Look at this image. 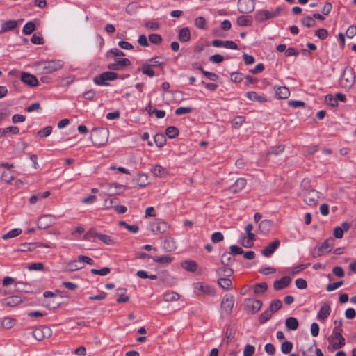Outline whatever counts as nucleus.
<instances>
[{
  "label": "nucleus",
  "mask_w": 356,
  "mask_h": 356,
  "mask_svg": "<svg viewBox=\"0 0 356 356\" xmlns=\"http://www.w3.org/2000/svg\"><path fill=\"white\" fill-rule=\"evenodd\" d=\"M109 131L105 128H94L90 133V140L95 146L104 145L108 140Z\"/></svg>",
  "instance_id": "1"
},
{
  "label": "nucleus",
  "mask_w": 356,
  "mask_h": 356,
  "mask_svg": "<svg viewBox=\"0 0 356 356\" xmlns=\"http://www.w3.org/2000/svg\"><path fill=\"white\" fill-rule=\"evenodd\" d=\"M355 82V74L353 69L347 66L341 75L339 84L344 89H350Z\"/></svg>",
  "instance_id": "2"
},
{
  "label": "nucleus",
  "mask_w": 356,
  "mask_h": 356,
  "mask_svg": "<svg viewBox=\"0 0 356 356\" xmlns=\"http://www.w3.org/2000/svg\"><path fill=\"white\" fill-rule=\"evenodd\" d=\"M307 183L308 181L303 180L301 184L303 189L306 191L303 194L304 201L308 205H314L319 199V193L314 189L308 190L306 186Z\"/></svg>",
  "instance_id": "3"
},
{
  "label": "nucleus",
  "mask_w": 356,
  "mask_h": 356,
  "mask_svg": "<svg viewBox=\"0 0 356 356\" xmlns=\"http://www.w3.org/2000/svg\"><path fill=\"white\" fill-rule=\"evenodd\" d=\"M282 10L281 7H277L274 11H268L266 10H258L255 14V19L261 22L278 16Z\"/></svg>",
  "instance_id": "4"
},
{
  "label": "nucleus",
  "mask_w": 356,
  "mask_h": 356,
  "mask_svg": "<svg viewBox=\"0 0 356 356\" xmlns=\"http://www.w3.org/2000/svg\"><path fill=\"white\" fill-rule=\"evenodd\" d=\"M118 78V74L111 71L104 72L94 78L93 81L99 86H108L106 81H113Z\"/></svg>",
  "instance_id": "5"
},
{
  "label": "nucleus",
  "mask_w": 356,
  "mask_h": 356,
  "mask_svg": "<svg viewBox=\"0 0 356 356\" xmlns=\"http://www.w3.org/2000/svg\"><path fill=\"white\" fill-rule=\"evenodd\" d=\"M234 305V298L231 295L225 296L220 305L222 315H230L232 312Z\"/></svg>",
  "instance_id": "6"
},
{
  "label": "nucleus",
  "mask_w": 356,
  "mask_h": 356,
  "mask_svg": "<svg viewBox=\"0 0 356 356\" xmlns=\"http://www.w3.org/2000/svg\"><path fill=\"white\" fill-rule=\"evenodd\" d=\"M43 64V73L50 74L53 73L63 66V63L60 60H49L42 62Z\"/></svg>",
  "instance_id": "7"
},
{
  "label": "nucleus",
  "mask_w": 356,
  "mask_h": 356,
  "mask_svg": "<svg viewBox=\"0 0 356 356\" xmlns=\"http://www.w3.org/2000/svg\"><path fill=\"white\" fill-rule=\"evenodd\" d=\"M334 246V239L332 237H330L326 239L318 248L317 254H312L313 257L315 258L316 257H320L323 255L324 253H329L332 250Z\"/></svg>",
  "instance_id": "8"
},
{
  "label": "nucleus",
  "mask_w": 356,
  "mask_h": 356,
  "mask_svg": "<svg viewBox=\"0 0 356 356\" xmlns=\"http://www.w3.org/2000/svg\"><path fill=\"white\" fill-rule=\"evenodd\" d=\"M262 307V302L259 300L247 299L245 300V310L248 314H255L259 312Z\"/></svg>",
  "instance_id": "9"
},
{
  "label": "nucleus",
  "mask_w": 356,
  "mask_h": 356,
  "mask_svg": "<svg viewBox=\"0 0 356 356\" xmlns=\"http://www.w3.org/2000/svg\"><path fill=\"white\" fill-rule=\"evenodd\" d=\"M32 333L36 340L42 341L44 338L50 337L52 331L48 326H42L40 327L35 328Z\"/></svg>",
  "instance_id": "10"
},
{
  "label": "nucleus",
  "mask_w": 356,
  "mask_h": 356,
  "mask_svg": "<svg viewBox=\"0 0 356 356\" xmlns=\"http://www.w3.org/2000/svg\"><path fill=\"white\" fill-rule=\"evenodd\" d=\"M341 332L342 329L338 327H334L332 330V337L339 341L338 343H334L332 344V348L334 350L340 349L345 346V339L343 337Z\"/></svg>",
  "instance_id": "11"
},
{
  "label": "nucleus",
  "mask_w": 356,
  "mask_h": 356,
  "mask_svg": "<svg viewBox=\"0 0 356 356\" xmlns=\"http://www.w3.org/2000/svg\"><path fill=\"white\" fill-rule=\"evenodd\" d=\"M169 225L164 221H154L149 226V229L154 234H162L167 231Z\"/></svg>",
  "instance_id": "12"
},
{
  "label": "nucleus",
  "mask_w": 356,
  "mask_h": 356,
  "mask_svg": "<svg viewBox=\"0 0 356 356\" xmlns=\"http://www.w3.org/2000/svg\"><path fill=\"white\" fill-rule=\"evenodd\" d=\"M195 292L199 295L213 296L215 294L214 289L208 284L198 282L195 284Z\"/></svg>",
  "instance_id": "13"
},
{
  "label": "nucleus",
  "mask_w": 356,
  "mask_h": 356,
  "mask_svg": "<svg viewBox=\"0 0 356 356\" xmlns=\"http://www.w3.org/2000/svg\"><path fill=\"white\" fill-rule=\"evenodd\" d=\"M238 8L241 13H250L254 9V0H238Z\"/></svg>",
  "instance_id": "14"
},
{
  "label": "nucleus",
  "mask_w": 356,
  "mask_h": 356,
  "mask_svg": "<svg viewBox=\"0 0 356 356\" xmlns=\"http://www.w3.org/2000/svg\"><path fill=\"white\" fill-rule=\"evenodd\" d=\"M38 247L51 248L48 244L40 243H24L19 245L17 251L19 252H32Z\"/></svg>",
  "instance_id": "15"
},
{
  "label": "nucleus",
  "mask_w": 356,
  "mask_h": 356,
  "mask_svg": "<svg viewBox=\"0 0 356 356\" xmlns=\"http://www.w3.org/2000/svg\"><path fill=\"white\" fill-rule=\"evenodd\" d=\"M55 217L52 215H43L38 220V227L39 229H47L54 224Z\"/></svg>",
  "instance_id": "16"
},
{
  "label": "nucleus",
  "mask_w": 356,
  "mask_h": 356,
  "mask_svg": "<svg viewBox=\"0 0 356 356\" xmlns=\"http://www.w3.org/2000/svg\"><path fill=\"white\" fill-rule=\"evenodd\" d=\"M280 244V241L278 239H275L272 243L268 244L261 250V254L266 257H270L277 249Z\"/></svg>",
  "instance_id": "17"
},
{
  "label": "nucleus",
  "mask_w": 356,
  "mask_h": 356,
  "mask_svg": "<svg viewBox=\"0 0 356 356\" xmlns=\"http://www.w3.org/2000/svg\"><path fill=\"white\" fill-rule=\"evenodd\" d=\"M21 80L26 85L31 87L37 86L38 85V81L36 76L28 72H22Z\"/></svg>",
  "instance_id": "18"
},
{
  "label": "nucleus",
  "mask_w": 356,
  "mask_h": 356,
  "mask_svg": "<svg viewBox=\"0 0 356 356\" xmlns=\"http://www.w3.org/2000/svg\"><path fill=\"white\" fill-rule=\"evenodd\" d=\"M350 227H351V225H350V224L349 222H343L341 224V226L336 227L334 229L333 236L336 238H343V233L345 232H348L350 229Z\"/></svg>",
  "instance_id": "19"
},
{
  "label": "nucleus",
  "mask_w": 356,
  "mask_h": 356,
  "mask_svg": "<svg viewBox=\"0 0 356 356\" xmlns=\"http://www.w3.org/2000/svg\"><path fill=\"white\" fill-rule=\"evenodd\" d=\"M131 62L128 58H122L115 63H111L108 65V69L110 70L118 71L123 70L125 67L129 66Z\"/></svg>",
  "instance_id": "20"
},
{
  "label": "nucleus",
  "mask_w": 356,
  "mask_h": 356,
  "mask_svg": "<svg viewBox=\"0 0 356 356\" xmlns=\"http://www.w3.org/2000/svg\"><path fill=\"white\" fill-rule=\"evenodd\" d=\"M331 312L330 305L328 302H325L321 305V307L318 312L317 317L320 321H323L327 318Z\"/></svg>",
  "instance_id": "21"
},
{
  "label": "nucleus",
  "mask_w": 356,
  "mask_h": 356,
  "mask_svg": "<svg viewBox=\"0 0 356 356\" xmlns=\"http://www.w3.org/2000/svg\"><path fill=\"white\" fill-rule=\"evenodd\" d=\"M291 282V279L289 276L282 277L278 280H275L273 283V288L275 291L282 290L287 287Z\"/></svg>",
  "instance_id": "22"
},
{
  "label": "nucleus",
  "mask_w": 356,
  "mask_h": 356,
  "mask_svg": "<svg viewBox=\"0 0 356 356\" xmlns=\"http://www.w3.org/2000/svg\"><path fill=\"white\" fill-rule=\"evenodd\" d=\"M22 302V298L18 296H12L1 300V304L8 307H15Z\"/></svg>",
  "instance_id": "23"
},
{
  "label": "nucleus",
  "mask_w": 356,
  "mask_h": 356,
  "mask_svg": "<svg viewBox=\"0 0 356 356\" xmlns=\"http://www.w3.org/2000/svg\"><path fill=\"white\" fill-rule=\"evenodd\" d=\"M17 25H18V23L16 20L11 19V20L4 22L1 24V29L0 30V34L3 33L4 32L14 30L17 26Z\"/></svg>",
  "instance_id": "24"
},
{
  "label": "nucleus",
  "mask_w": 356,
  "mask_h": 356,
  "mask_svg": "<svg viewBox=\"0 0 356 356\" xmlns=\"http://www.w3.org/2000/svg\"><path fill=\"white\" fill-rule=\"evenodd\" d=\"M84 267V264H82L81 261L79 259V256L78 257L77 260L71 261L68 262L66 265V270L68 271H75L77 270L82 269Z\"/></svg>",
  "instance_id": "25"
},
{
  "label": "nucleus",
  "mask_w": 356,
  "mask_h": 356,
  "mask_svg": "<svg viewBox=\"0 0 356 356\" xmlns=\"http://www.w3.org/2000/svg\"><path fill=\"white\" fill-rule=\"evenodd\" d=\"M246 185V180L244 178H238L235 183L230 186L229 191L236 193L241 191Z\"/></svg>",
  "instance_id": "26"
},
{
  "label": "nucleus",
  "mask_w": 356,
  "mask_h": 356,
  "mask_svg": "<svg viewBox=\"0 0 356 356\" xmlns=\"http://www.w3.org/2000/svg\"><path fill=\"white\" fill-rule=\"evenodd\" d=\"M191 31L189 28L184 27L181 29L178 33V38L180 42H186L191 40Z\"/></svg>",
  "instance_id": "27"
},
{
  "label": "nucleus",
  "mask_w": 356,
  "mask_h": 356,
  "mask_svg": "<svg viewBox=\"0 0 356 356\" xmlns=\"http://www.w3.org/2000/svg\"><path fill=\"white\" fill-rule=\"evenodd\" d=\"M273 225V222L270 220H264L260 222L259 225V232L263 234H267Z\"/></svg>",
  "instance_id": "28"
},
{
  "label": "nucleus",
  "mask_w": 356,
  "mask_h": 356,
  "mask_svg": "<svg viewBox=\"0 0 356 356\" xmlns=\"http://www.w3.org/2000/svg\"><path fill=\"white\" fill-rule=\"evenodd\" d=\"M181 266L188 272H195L198 268V264L193 260H186L181 263Z\"/></svg>",
  "instance_id": "29"
},
{
  "label": "nucleus",
  "mask_w": 356,
  "mask_h": 356,
  "mask_svg": "<svg viewBox=\"0 0 356 356\" xmlns=\"http://www.w3.org/2000/svg\"><path fill=\"white\" fill-rule=\"evenodd\" d=\"M216 273L220 277H229L234 273V270L231 268H227V266H223L217 269Z\"/></svg>",
  "instance_id": "30"
},
{
  "label": "nucleus",
  "mask_w": 356,
  "mask_h": 356,
  "mask_svg": "<svg viewBox=\"0 0 356 356\" xmlns=\"http://www.w3.org/2000/svg\"><path fill=\"white\" fill-rule=\"evenodd\" d=\"M275 95L278 99H287L290 95V91L286 86H279L275 90Z\"/></svg>",
  "instance_id": "31"
},
{
  "label": "nucleus",
  "mask_w": 356,
  "mask_h": 356,
  "mask_svg": "<svg viewBox=\"0 0 356 356\" xmlns=\"http://www.w3.org/2000/svg\"><path fill=\"white\" fill-rule=\"evenodd\" d=\"M19 132V129L16 126H10L6 129L0 128V138L6 137L8 134H11L13 135L18 134Z\"/></svg>",
  "instance_id": "32"
},
{
  "label": "nucleus",
  "mask_w": 356,
  "mask_h": 356,
  "mask_svg": "<svg viewBox=\"0 0 356 356\" xmlns=\"http://www.w3.org/2000/svg\"><path fill=\"white\" fill-rule=\"evenodd\" d=\"M246 97L252 101H256L260 103H264L267 101L265 96L259 95L256 92L250 91L246 93Z\"/></svg>",
  "instance_id": "33"
},
{
  "label": "nucleus",
  "mask_w": 356,
  "mask_h": 356,
  "mask_svg": "<svg viewBox=\"0 0 356 356\" xmlns=\"http://www.w3.org/2000/svg\"><path fill=\"white\" fill-rule=\"evenodd\" d=\"M220 261L223 266H229L234 261V255L230 252H225L222 254Z\"/></svg>",
  "instance_id": "34"
},
{
  "label": "nucleus",
  "mask_w": 356,
  "mask_h": 356,
  "mask_svg": "<svg viewBox=\"0 0 356 356\" xmlns=\"http://www.w3.org/2000/svg\"><path fill=\"white\" fill-rule=\"evenodd\" d=\"M163 248L168 252L174 251L176 249V244L174 238L167 236L163 242Z\"/></svg>",
  "instance_id": "35"
},
{
  "label": "nucleus",
  "mask_w": 356,
  "mask_h": 356,
  "mask_svg": "<svg viewBox=\"0 0 356 356\" xmlns=\"http://www.w3.org/2000/svg\"><path fill=\"white\" fill-rule=\"evenodd\" d=\"M285 325L287 329L290 330H296L299 326V323L295 317H289L286 319Z\"/></svg>",
  "instance_id": "36"
},
{
  "label": "nucleus",
  "mask_w": 356,
  "mask_h": 356,
  "mask_svg": "<svg viewBox=\"0 0 356 356\" xmlns=\"http://www.w3.org/2000/svg\"><path fill=\"white\" fill-rule=\"evenodd\" d=\"M151 67V65L145 63L142 65L141 67L138 68L137 71L142 72L143 74H145L149 77H153L155 75V73Z\"/></svg>",
  "instance_id": "37"
},
{
  "label": "nucleus",
  "mask_w": 356,
  "mask_h": 356,
  "mask_svg": "<svg viewBox=\"0 0 356 356\" xmlns=\"http://www.w3.org/2000/svg\"><path fill=\"white\" fill-rule=\"evenodd\" d=\"M180 298V295L174 291H168L164 293L163 300L165 302H172L178 300Z\"/></svg>",
  "instance_id": "38"
},
{
  "label": "nucleus",
  "mask_w": 356,
  "mask_h": 356,
  "mask_svg": "<svg viewBox=\"0 0 356 356\" xmlns=\"http://www.w3.org/2000/svg\"><path fill=\"white\" fill-rule=\"evenodd\" d=\"M284 149L285 146L282 144L272 147L267 152L266 157H268L271 154L275 156L280 155L284 151Z\"/></svg>",
  "instance_id": "39"
},
{
  "label": "nucleus",
  "mask_w": 356,
  "mask_h": 356,
  "mask_svg": "<svg viewBox=\"0 0 356 356\" xmlns=\"http://www.w3.org/2000/svg\"><path fill=\"white\" fill-rule=\"evenodd\" d=\"M118 294L119 297L117 299V302L122 303L127 302L129 300V297L125 295L126 289L124 288H118L117 289Z\"/></svg>",
  "instance_id": "40"
},
{
  "label": "nucleus",
  "mask_w": 356,
  "mask_h": 356,
  "mask_svg": "<svg viewBox=\"0 0 356 356\" xmlns=\"http://www.w3.org/2000/svg\"><path fill=\"white\" fill-rule=\"evenodd\" d=\"M218 284L225 290H229L232 287V282L229 277H220L218 280Z\"/></svg>",
  "instance_id": "41"
},
{
  "label": "nucleus",
  "mask_w": 356,
  "mask_h": 356,
  "mask_svg": "<svg viewBox=\"0 0 356 356\" xmlns=\"http://www.w3.org/2000/svg\"><path fill=\"white\" fill-rule=\"evenodd\" d=\"M236 23L240 26H250L252 19L250 16L241 15L237 18Z\"/></svg>",
  "instance_id": "42"
},
{
  "label": "nucleus",
  "mask_w": 356,
  "mask_h": 356,
  "mask_svg": "<svg viewBox=\"0 0 356 356\" xmlns=\"http://www.w3.org/2000/svg\"><path fill=\"white\" fill-rule=\"evenodd\" d=\"M98 239L106 245H113L115 243V240L112 236L104 234L99 233Z\"/></svg>",
  "instance_id": "43"
},
{
  "label": "nucleus",
  "mask_w": 356,
  "mask_h": 356,
  "mask_svg": "<svg viewBox=\"0 0 356 356\" xmlns=\"http://www.w3.org/2000/svg\"><path fill=\"white\" fill-rule=\"evenodd\" d=\"M15 288L17 291L27 293L29 291L30 286L26 282H17L15 283Z\"/></svg>",
  "instance_id": "44"
},
{
  "label": "nucleus",
  "mask_w": 356,
  "mask_h": 356,
  "mask_svg": "<svg viewBox=\"0 0 356 356\" xmlns=\"http://www.w3.org/2000/svg\"><path fill=\"white\" fill-rule=\"evenodd\" d=\"M36 29L35 24L34 22L29 21L25 24L23 27L22 32L25 35L31 34Z\"/></svg>",
  "instance_id": "45"
},
{
  "label": "nucleus",
  "mask_w": 356,
  "mask_h": 356,
  "mask_svg": "<svg viewBox=\"0 0 356 356\" xmlns=\"http://www.w3.org/2000/svg\"><path fill=\"white\" fill-rule=\"evenodd\" d=\"M22 230L19 228H15L10 231H9L8 233L3 234L2 236V238L4 240H7L9 238H15L17 236H19L22 233Z\"/></svg>",
  "instance_id": "46"
},
{
  "label": "nucleus",
  "mask_w": 356,
  "mask_h": 356,
  "mask_svg": "<svg viewBox=\"0 0 356 356\" xmlns=\"http://www.w3.org/2000/svg\"><path fill=\"white\" fill-rule=\"evenodd\" d=\"M179 133V129L175 126H170L165 129V135L170 138H176Z\"/></svg>",
  "instance_id": "47"
},
{
  "label": "nucleus",
  "mask_w": 356,
  "mask_h": 356,
  "mask_svg": "<svg viewBox=\"0 0 356 356\" xmlns=\"http://www.w3.org/2000/svg\"><path fill=\"white\" fill-rule=\"evenodd\" d=\"M273 312L269 309H267L264 312H262L259 316V321L260 323H265L267 322L272 316Z\"/></svg>",
  "instance_id": "48"
},
{
  "label": "nucleus",
  "mask_w": 356,
  "mask_h": 356,
  "mask_svg": "<svg viewBox=\"0 0 356 356\" xmlns=\"http://www.w3.org/2000/svg\"><path fill=\"white\" fill-rule=\"evenodd\" d=\"M154 143L159 147H162L166 143L165 136L162 134H156L154 137Z\"/></svg>",
  "instance_id": "49"
},
{
  "label": "nucleus",
  "mask_w": 356,
  "mask_h": 356,
  "mask_svg": "<svg viewBox=\"0 0 356 356\" xmlns=\"http://www.w3.org/2000/svg\"><path fill=\"white\" fill-rule=\"evenodd\" d=\"M99 233L96 232L95 229H90L84 234L83 240L85 241H92L94 238H98V236Z\"/></svg>",
  "instance_id": "50"
},
{
  "label": "nucleus",
  "mask_w": 356,
  "mask_h": 356,
  "mask_svg": "<svg viewBox=\"0 0 356 356\" xmlns=\"http://www.w3.org/2000/svg\"><path fill=\"white\" fill-rule=\"evenodd\" d=\"M119 226L125 227L129 232L131 233H137L139 230V227L137 225H130L125 221H120L118 222Z\"/></svg>",
  "instance_id": "51"
},
{
  "label": "nucleus",
  "mask_w": 356,
  "mask_h": 356,
  "mask_svg": "<svg viewBox=\"0 0 356 356\" xmlns=\"http://www.w3.org/2000/svg\"><path fill=\"white\" fill-rule=\"evenodd\" d=\"M268 289V284L266 282L256 284L254 289V293L256 295L264 293Z\"/></svg>",
  "instance_id": "52"
},
{
  "label": "nucleus",
  "mask_w": 356,
  "mask_h": 356,
  "mask_svg": "<svg viewBox=\"0 0 356 356\" xmlns=\"http://www.w3.org/2000/svg\"><path fill=\"white\" fill-rule=\"evenodd\" d=\"M31 41L34 44H43L44 43V38L40 33H35L33 35Z\"/></svg>",
  "instance_id": "53"
},
{
  "label": "nucleus",
  "mask_w": 356,
  "mask_h": 356,
  "mask_svg": "<svg viewBox=\"0 0 356 356\" xmlns=\"http://www.w3.org/2000/svg\"><path fill=\"white\" fill-rule=\"evenodd\" d=\"M282 306V302L279 299H274L272 300L270 307L268 308L273 313L276 312L281 309Z\"/></svg>",
  "instance_id": "54"
},
{
  "label": "nucleus",
  "mask_w": 356,
  "mask_h": 356,
  "mask_svg": "<svg viewBox=\"0 0 356 356\" xmlns=\"http://www.w3.org/2000/svg\"><path fill=\"white\" fill-rule=\"evenodd\" d=\"M15 322V319L10 317H6L2 321L1 325L5 329H10L14 326Z\"/></svg>",
  "instance_id": "55"
},
{
  "label": "nucleus",
  "mask_w": 356,
  "mask_h": 356,
  "mask_svg": "<svg viewBox=\"0 0 356 356\" xmlns=\"http://www.w3.org/2000/svg\"><path fill=\"white\" fill-rule=\"evenodd\" d=\"M152 259L159 264H170L172 261V258L169 256L152 257Z\"/></svg>",
  "instance_id": "56"
},
{
  "label": "nucleus",
  "mask_w": 356,
  "mask_h": 356,
  "mask_svg": "<svg viewBox=\"0 0 356 356\" xmlns=\"http://www.w3.org/2000/svg\"><path fill=\"white\" fill-rule=\"evenodd\" d=\"M53 127L51 126H47L44 129L39 130L37 133V135L40 137H47L52 132Z\"/></svg>",
  "instance_id": "57"
},
{
  "label": "nucleus",
  "mask_w": 356,
  "mask_h": 356,
  "mask_svg": "<svg viewBox=\"0 0 356 356\" xmlns=\"http://www.w3.org/2000/svg\"><path fill=\"white\" fill-rule=\"evenodd\" d=\"M293 348V343L291 341H286L281 345V351L284 354L290 353Z\"/></svg>",
  "instance_id": "58"
},
{
  "label": "nucleus",
  "mask_w": 356,
  "mask_h": 356,
  "mask_svg": "<svg viewBox=\"0 0 356 356\" xmlns=\"http://www.w3.org/2000/svg\"><path fill=\"white\" fill-rule=\"evenodd\" d=\"M302 24L303 26L310 28V27L315 26L316 24V22L313 19V17H312L310 16H307L302 19Z\"/></svg>",
  "instance_id": "59"
},
{
  "label": "nucleus",
  "mask_w": 356,
  "mask_h": 356,
  "mask_svg": "<svg viewBox=\"0 0 356 356\" xmlns=\"http://www.w3.org/2000/svg\"><path fill=\"white\" fill-rule=\"evenodd\" d=\"M136 184L140 187L145 186L148 184V178L147 176L145 174H141L139 175L137 179H136Z\"/></svg>",
  "instance_id": "60"
},
{
  "label": "nucleus",
  "mask_w": 356,
  "mask_h": 356,
  "mask_svg": "<svg viewBox=\"0 0 356 356\" xmlns=\"http://www.w3.org/2000/svg\"><path fill=\"white\" fill-rule=\"evenodd\" d=\"M110 272H111V269L108 267H104L102 269H96V268L91 269V273L93 275H99L101 276H105V275H108Z\"/></svg>",
  "instance_id": "61"
},
{
  "label": "nucleus",
  "mask_w": 356,
  "mask_h": 356,
  "mask_svg": "<svg viewBox=\"0 0 356 356\" xmlns=\"http://www.w3.org/2000/svg\"><path fill=\"white\" fill-rule=\"evenodd\" d=\"M152 172L154 175L157 177H161L165 173V170L159 165H156L152 168Z\"/></svg>",
  "instance_id": "62"
},
{
  "label": "nucleus",
  "mask_w": 356,
  "mask_h": 356,
  "mask_svg": "<svg viewBox=\"0 0 356 356\" xmlns=\"http://www.w3.org/2000/svg\"><path fill=\"white\" fill-rule=\"evenodd\" d=\"M149 39L150 42H152L154 44L159 45L162 42V37L159 34L156 33H152L149 35Z\"/></svg>",
  "instance_id": "63"
},
{
  "label": "nucleus",
  "mask_w": 356,
  "mask_h": 356,
  "mask_svg": "<svg viewBox=\"0 0 356 356\" xmlns=\"http://www.w3.org/2000/svg\"><path fill=\"white\" fill-rule=\"evenodd\" d=\"M139 8V6H138L136 3H129L127 6V8H126V12L130 15H134L136 13L138 9Z\"/></svg>",
  "instance_id": "64"
}]
</instances>
